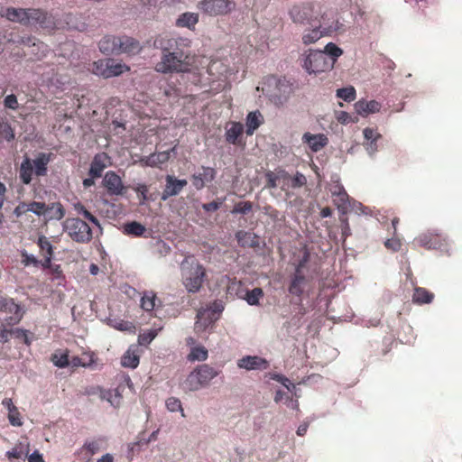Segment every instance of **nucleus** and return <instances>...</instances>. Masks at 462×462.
<instances>
[{"mask_svg": "<svg viewBox=\"0 0 462 462\" xmlns=\"http://www.w3.org/2000/svg\"><path fill=\"white\" fill-rule=\"evenodd\" d=\"M304 266V263L300 262L299 265L296 267L295 273L291 277L288 291L291 295L294 296H301L304 292L305 287L307 285L308 280L306 276L302 273V267Z\"/></svg>", "mask_w": 462, "mask_h": 462, "instance_id": "obj_15", "label": "nucleus"}, {"mask_svg": "<svg viewBox=\"0 0 462 462\" xmlns=\"http://www.w3.org/2000/svg\"><path fill=\"white\" fill-rule=\"evenodd\" d=\"M125 389V385L123 383H120L116 389L112 390L113 392V401H112V406L116 408L119 407L122 399H123V392Z\"/></svg>", "mask_w": 462, "mask_h": 462, "instance_id": "obj_55", "label": "nucleus"}, {"mask_svg": "<svg viewBox=\"0 0 462 462\" xmlns=\"http://www.w3.org/2000/svg\"><path fill=\"white\" fill-rule=\"evenodd\" d=\"M162 329V321L159 320V324L154 323L153 328L149 329L148 331H145L143 333H141L138 337V343L141 346H147L149 345L158 335L159 331Z\"/></svg>", "mask_w": 462, "mask_h": 462, "instance_id": "obj_33", "label": "nucleus"}, {"mask_svg": "<svg viewBox=\"0 0 462 462\" xmlns=\"http://www.w3.org/2000/svg\"><path fill=\"white\" fill-rule=\"evenodd\" d=\"M211 81H226L230 73L229 66L222 60H213L207 66Z\"/></svg>", "mask_w": 462, "mask_h": 462, "instance_id": "obj_14", "label": "nucleus"}, {"mask_svg": "<svg viewBox=\"0 0 462 462\" xmlns=\"http://www.w3.org/2000/svg\"><path fill=\"white\" fill-rule=\"evenodd\" d=\"M154 46L162 50L161 60L155 65V70L167 73H192L195 85H200L199 65L204 58L190 51L191 41L183 37L160 36L155 39Z\"/></svg>", "mask_w": 462, "mask_h": 462, "instance_id": "obj_1", "label": "nucleus"}, {"mask_svg": "<svg viewBox=\"0 0 462 462\" xmlns=\"http://www.w3.org/2000/svg\"><path fill=\"white\" fill-rule=\"evenodd\" d=\"M302 140L313 152L320 151L328 143V137L323 134H312L310 133H305L302 136Z\"/></svg>", "mask_w": 462, "mask_h": 462, "instance_id": "obj_23", "label": "nucleus"}, {"mask_svg": "<svg viewBox=\"0 0 462 462\" xmlns=\"http://www.w3.org/2000/svg\"><path fill=\"white\" fill-rule=\"evenodd\" d=\"M330 10L319 2L294 5L289 11L290 17L295 23L315 25L319 23L321 14Z\"/></svg>", "mask_w": 462, "mask_h": 462, "instance_id": "obj_6", "label": "nucleus"}, {"mask_svg": "<svg viewBox=\"0 0 462 462\" xmlns=\"http://www.w3.org/2000/svg\"><path fill=\"white\" fill-rule=\"evenodd\" d=\"M120 42H118L120 54L125 53L129 55H134L140 52L142 47L140 42L129 36L123 35L118 36Z\"/></svg>", "mask_w": 462, "mask_h": 462, "instance_id": "obj_22", "label": "nucleus"}, {"mask_svg": "<svg viewBox=\"0 0 462 462\" xmlns=\"http://www.w3.org/2000/svg\"><path fill=\"white\" fill-rule=\"evenodd\" d=\"M170 159V152L152 153L144 160V164L150 167H160Z\"/></svg>", "mask_w": 462, "mask_h": 462, "instance_id": "obj_34", "label": "nucleus"}, {"mask_svg": "<svg viewBox=\"0 0 462 462\" xmlns=\"http://www.w3.org/2000/svg\"><path fill=\"white\" fill-rule=\"evenodd\" d=\"M434 294L423 287H416L413 291V302L422 305L432 302Z\"/></svg>", "mask_w": 462, "mask_h": 462, "instance_id": "obj_32", "label": "nucleus"}, {"mask_svg": "<svg viewBox=\"0 0 462 462\" xmlns=\"http://www.w3.org/2000/svg\"><path fill=\"white\" fill-rule=\"evenodd\" d=\"M319 23L312 25L311 30H307L302 35V42L310 45L318 42L323 35L344 31V25L337 19H335L333 10H326L321 14Z\"/></svg>", "mask_w": 462, "mask_h": 462, "instance_id": "obj_4", "label": "nucleus"}, {"mask_svg": "<svg viewBox=\"0 0 462 462\" xmlns=\"http://www.w3.org/2000/svg\"><path fill=\"white\" fill-rule=\"evenodd\" d=\"M302 66L310 74H316L332 69L333 61L328 60L326 52L310 50Z\"/></svg>", "mask_w": 462, "mask_h": 462, "instance_id": "obj_9", "label": "nucleus"}, {"mask_svg": "<svg viewBox=\"0 0 462 462\" xmlns=\"http://www.w3.org/2000/svg\"><path fill=\"white\" fill-rule=\"evenodd\" d=\"M307 183L306 177L300 172H297L294 177L291 176V188H300Z\"/></svg>", "mask_w": 462, "mask_h": 462, "instance_id": "obj_60", "label": "nucleus"}, {"mask_svg": "<svg viewBox=\"0 0 462 462\" xmlns=\"http://www.w3.org/2000/svg\"><path fill=\"white\" fill-rule=\"evenodd\" d=\"M107 59H101L93 62L92 72L97 76L107 79Z\"/></svg>", "mask_w": 462, "mask_h": 462, "instance_id": "obj_41", "label": "nucleus"}, {"mask_svg": "<svg viewBox=\"0 0 462 462\" xmlns=\"http://www.w3.org/2000/svg\"><path fill=\"white\" fill-rule=\"evenodd\" d=\"M237 365L245 370H265L269 364L267 360L257 356H246L239 359Z\"/></svg>", "mask_w": 462, "mask_h": 462, "instance_id": "obj_19", "label": "nucleus"}, {"mask_svg": "<svg viewBox=\"0 0 462 462\" xmlns=\"http://www.w3.org/2000/svg\"><path fill=\"white\" fill-rule=\"evenodd\" d=\"M334 201V204L338 208H346L348 203V194L345 190L344 187L339 183L336 182L329 188Z\"/></svg>", "mask_w": 462, "mask_h": 462, "instance_id": "obj_25", "label": "nucleus"}, {"mask_svg": "<svg viewBox=\"0 0 462 462\" xmlns=\"http://www.w3.org/2000/svg\"><path fill=\"white\" fill-rule=\"evenodd\" d=\"M7 327H9L7 324H6V321H3L1 324H0V342L1 343H6L10 340V337L13 335L12 334V328H7Z\"/></svg>", "mask_w": 462, "mask_h": 462, "instance_id": "obj_57", "label": "nucleus"}, {"mask_svg": "<svg viewBox=\"0 0 462 462\" xmlns=\"http://www.w3.org/2000/svg\"><path fill=\"white\" fill-rule=\"evenodd\" d=\"M266 178V187L270 189H273L278 187L281 184V180H284L287 177V171L283 170L273 171H268L265 173Z\"/></svg>", "mask_w": 462, "mask_h": 462, "instance_id": "obj_36", "label": "nucleus"}, {"mask_svg": "<svg viewBox=\"0 0 462 462\" xmlns=\"http://www.w3.org/2000/svg\"><path fill=\"white\" fill-rule=\"evenodd\" d=\"M124 228H125V234L131 235L134 236H143L146 231L145 226L136 221H133V222L125 224Z\"/></svg>", "mask_w": 462, "mask_h": 462, "instance_id": "obj_40", "label": "nucleus"}, {"mask_svg": "<svg viewBox=\"0 0 462 462\" xmlns=\"http://www.w3.org/2000/svg\"><path fill=\"white\" fill-rule=\"evenodd\" d=\"M37 245H38L42 255H44V254L53 255V254H54L53 246L46 236H41L38 238Z\"/></svg>", "mask_w": 462, "mask_h": 462, "instance_id": "obj_47", "label": "nucleus"}, {"mask_svg": "<svg viewBox=\"0 0 462 462\" xmlns=\"http://www.w3.org/2000/svg\"><path fill=\"white\" fill-rule=\"evenodd\" d=\"M201 171L192 175V184L197 189H202L205 185L211 182L216 175V171L211 167H201Z\"/></svg>", "mask_w": 462, "mask_h": 462, "instance_id": "obj_20", "label": "nucleus"}, {"mask_svg": "<svg viewBox=\"0 0 462 462\" xmlns=\"http://www.w3.org/2000/svg\"><path fill=\"white\" fill-rule=\"evenodd\" d=\"M0 137L7 142L14 139V133L7 122H0Z\"/></svg>", "mask_w": 462, "mask_h": 462, "instance_id": "obj_49", "label": "nucleus"}, {"mask_svg": "<svg viewBox=\"0 0 462 462\" xmlns=\"http://www.w3.org/2000/svg\"><path fill=\"white\" fill-rule=\"evenodd\" d=\"M51 361L53 364L60 367L64 368L69 365V359L68 353H55L51 356Z\"/></svg>", "mask_w": 462, "mask_h": 462, "instance_id": "obj_52", "label": "nucleus"}, {"mask_svg": "<svg viewBox=\"0 0 462 462\" xmlns=\"http://www.w3.org/2000/svg\"><path fill=\"white\" fill-rule=\"evenodd\" d=\"M75 210L82 215L84 218L88 219L89 222L93 223L94 225L99 226V221L98 219L90 213L81 203H77L75 205Z\"/></svg>", "mask_w": 462, "mask_h": 462, "instance_id": "obj_51", "label": "nucleus"}, {"mask_svg": "<svg viewBox=\"0 0 462 462\" xmlns=\"http://www.w3.org/2000/svg\"><path fill=\"white\" fill-rule=\"evenodd\" d=\"M53 280L63 281L65 279L63 271L60 264H53L47 273Z\"/></svg>", "mask_w": 462, "mask_h": 462, "instance_id": "obj_58", "label": "nucleus"}, {"mask_svg": "<svg viewBox=\"0 0 462 462\" xmlns=\"http://www.w3.org/2000/svg\"><path fill=\"white\" fill-rule=\"evenodd\" d=\"M244 125L240 122H229L226 126V141L228 143L239 145L242 143Z\"/></svg>", "mask_w": 462, "mask_h": 462, "instance_id": "obj_18", "label": "nucleus"}, {"mask_svg": "<svg viewBox=\"0 0 462 462\" xmlns=\"http://www.w3.org/2000/svg\"><path fill=\"white\" fill-rule=\"evenodd\" d=\"M322 52L327 53V57L328 60L333 61V65L335 64L337 59L342 55L343 51L337 47L335 43L329 42L325 46V50Z\"/></svg>", "mask_w": 462, "mask_h": 462, "instance_id": "obj_44", "label": "nucleus"}, {"mask_svg": "<svg viewBox=\"0 0 462 462\" xmlns=\"http://www.w3.org/2000/svg\"><path fill=\"white\" fill-rule=\"evenodd\" d=\"M50 214L51 219H56L60 220L65 216V209L61 203H52L51 205H49L48 212Z\"/></svg>", "mask_w": 462, "mask_h": 462, "instance_id": "obj_43", "label": "nucleus"}, {"mask_svg": "<svg viewBox=\"0 0 462 462\" xmlns=\"http://www.w3.org/2000/svg\"><path fill=\"white\" fill-rule=\"evenodd\" d=\"M218 372L208 365H201L195 368L182 383L185 391H198L210 383L217 376Z\"/></svg>", "mask_w": 462, "mask_h": 462, "instance_id": "obj_7", "label": "nucleus"}, {"mask_svg": "<svg viewBox=\"0 0 462 462\" xmlns=\"http://www.w3.org/2000/svg\"><path fill=\"white\" fill-rule=\"evenodd\" d=\"M199 22V14L195 13H184L179 16L176 21L178 27L193 28Z\"/></svg>", "mask_w": 462, "mask_h": 462, "instance_id": "obj_35", "label": "nucleus"}, {"mask_svg": "<svg viewBox=\"0 0 462 462\" xmlns=\"http://www.w3.org/2000/svg\"><path fill=\"white\" fill-rule=\"evenodd\" d=\"M182 284L189 293L200 291L207 279V271L202 263L193 256L186 257L180 263Z\"/></svg>", "mask_w": 462, "mask_h": 462, "instance_id": "obj_2", "label": "nucleus"}, {"mask_svg": "<svg viewBox=\"0 0 462 462\" xmlns=\"http://www.w3.org/2000/svg\"><path fill=\"white\" fill-rule=\"evenodd\" d=\"M2 16L11 22L24 25L39 24L42 28H51L54 23L46 12L41 9L6 8Z\"/></svg>", "mask_w": 462, "mask_h": 462, "instance_id": "obj_3", "label": "nucleus"}, {"mask_svg": "<svg viewBox=\"0 0 462 462\" xmlns=\"http://www.w3.org/2000/svg\"><path fill=\"white\" fill-rule=\"evenodd\" d=\"M252 208H253L252 202L242 201V202L236 203L231 212L233 214H237V213L247 214L248 212H250L252 210Z\"/></svg>", "mask_w": 462, "mask_h": 462, "instance_id": "obj_54", "label": "nucleus"}, {"mask_svg": "<svg viewBox=\"0 0 462 462\" xmlns=\"http://www.w3.org/2000/svg\"><path fill=\"white\" fill-rule=\"evenodd\" d=\"M204 310L210 311V314H214L215 316H220L222 311L224 310V304L221 300H214L210 303Z\"/></svg>", "mask_w": 462, "mask_h": 462, "instance_id": "obj_56", "label": "nucleus"}, {"mask_svg": "<svg viewBox=\"0 0 462 462\" xmlns=\"http://www.w3.org/2000/svg\"><path fill=\"white\" fill-rule=\"evenodd\" d=\"M165 188L162 193V200L165 201L169 198L176 196L180 193L183 188L188 184L186 180H178L172 175L165 177Z\"/></svg>", "mask_w": 462, "mask_h": 462, "instance_id": "obj_16", "label": "nucleus"}, {"mask_svg": "<svg viewBox=\"0 0 462 462\" xmlns=\"http://www.w3.org/2000/svg\"><path fill=\"white\" fill-rule=\"evenodd\" d=\"M166 407L171 412L180 411L182 417H185L184 411L182 409L181 402H180V399H178L176 397L168 398L166 400Z\"/></svg>", "mask_w": 462, "mask_h": 462, "instance_id": "obj_53", "label": "nucleus"}, {"mask_svg": "<svg viewBox=\"0 0 462 462\" xmlns=\"http://www.w3.org/2000/svg\"><path fill=\"white\" fill-rule=\"evenodd\" d=\"M64 230L74 242L79 244L90 242L93 236L88 224L79 217L68 218L64 222Z\"/></svg>", "mask_w": 462, "mask_h": 462, "instance_id": "obj_8", "label": "nucleus"}, {"mask_svg": "<svg viewBox=\"0 0 462 462\" xmlns=\"http://www.w3.org/2000/svg\"><path fill=\"white\" fill-rule=\"evenodd\" d=\"M263 296V291L257 287L246 292L245 300L249 305H258L259 300Z\"/></svg>", "mask_w": 462, "mask_h": 462, "instance_id": "obj_46", "label": "nucleus"}, {"mask_svg": "<svg viewBox=\"0 0 462 462\" xmlns=\"http://www.w3.org/2000/svg\"><path fill=\"white\" fill-rule=\"evenodd\" d=\"M139 361H140L139 356L136 355L134 351H131L129 349L122 356L121 365L124 367H128V368L134 369L138 366Z\"/></svg>", "mask_w": 462, "mask_h": 462, "instance_id": "obj_39", "label": "nucleus"}, {"mask_svg": "<svg viewBox=\"0 0 462 462\" xmlns=\"http://www.w3.org/2000/svg\"><path fill=\"white\" fill-rule=\"evenodd\" d=\"M118 42V36L106 35L100 40L98 47L104 54H120Z\"/></svg>", "mask_w": 462, "mask_h": 462, "instance_id": "obj_24", "label": "nucleus"}, {"mask_svg": "<svg viewBox=\"0 0 462 462\" xmlns=\"http://www.w3.org/2000/svg\"><path fill=\"white\" fill-rule=\"evenodd\" d=\"M224 201H225V199H218L217 200H214L209 203H204L202 205V208L206 212H214V211H217L221 207V205L223 204Z\"/></svg>", "mask_w": 462, "mask_h": 462, "instance_id": "obj_62", "label": "nucleus"}, {"mask_svg": "<svg viewBox=\"0 0 462 462\" xmlns=\"http://www.w3.org/2000/svg\"><path fill=\"white\" fill-rule=\"evenodd\" d=\"M157 297L152 292H145L141 300V307L145 311H152L155 308Z\"/></svg>", "mask_w": 462, "mask_h": 462, "instance_id": "obj_42", "label": "nucleus"}, {"mask_svg": "<svg viewBox=\"0 0 462 462\" xmlns=\"http://www.w3.org/2000/svg\"><path fill=\"white\" fill-rule=\"evenodd\" d=\"M51 152H40L35 159L24 157L19 168V179L24 185H29L32 180L33 173L37 177L46 176L48 164L52 160Z\"/></svg>", "mask_w": 462, "mask_h": 462, "instance_id": "obj_5", "label": "nucleus"}, {"mask_svg": "<svg viewBox=\"0 0 462 462\" xmlns=\"http://www.w3.org/2000/svg\"><path fill=\"white\" fill-rule=\"evenodd\" d=\"M236 237L242 246L254 247L257 245L256 236L249 232L240 230L236 234Z\"/></svg>", "mask_w": 462, "mask_h": 462, "instance_id": "obj_37", "label": "nucleus"}, {"mask_svg": "<svg viewBox=\"0 0 462 462\" xmlns=\"http://www.w3.org/2000/svg\"><path fill=\"white\" fill-rule=\"evenodd\" d=\"M22 263L24 266H29L32 264L37 267L40 264V260H38L34 255L29 254L27 252H22Z\"/></svg>", "mask_w": 462, "mask_h": 462, "instance_id": "obj_59", "label": "nucleus"}, {"mask_svg": "<svg viewBox=\"0 0 462 462\" xmlns=\"http://www.w3.org/2000/svg\"><path fill=\"white\" fill-rule=\"evenodd\" d=\"M29 212H32L37 216L45 215L48 212L49 205L44 202L32 201L29 202Z\"/></svg>", "mask_w": 462, "mask_h": 462, "instance_id": "obj_50", "label": "nucleus"}, {"mask_svg": "<svg viewBox=\"0 0 462 462\" xmlns=\"http://www.w3.org/2000/svg\"><path fill=\"white\" fill-rule=\"evenodd\" d=\"M208 357V349L203 346H192L187 359L190 362L205 361Z\"/></svg>", "mask_w": 462, "mask_h": 462, "instance_id": "obj_38", "label": "nucleus"}, {"mask_svg": "<svg viewBox=\"0 0 462 462\" xmlns=\"http://www.w3.org/2000/svg\"><path fill=\"white\" fill-rule=\"evenodd\" d=\"M4 106L5 108L16 110L18 108V100L14 94L8 95L4 99Z\"/></svg>", "mask_w": 462, "mask_h": 462, "instance_id": "obj_61", "label": "nucleus"}, {"mask_svg": "<svg viewBox=\"0 0 462 462\" xmlns=\"http://www.w3.org/2000/svg\"><path fill=\"white\" fill-rule=\"evenodd\" d=\"M355 109L358 115L367 116L369 114L379 112L381 104L375 100L366 101L362 99L355 104Z\"/></svg>", "mask_w": 462, "mask_h": 462, "instance_id": "obj_26", "label": "nucleus"}, {"mask_svg": "<svg viewBox=\"0 0 462 462\" xmlns=\"http://www.w3.org/2000/svg\"><path fill=\"white\" fill-rule=\"evenodd\" d=\"M106 156L105 153L97 154L91 162L88 175L92 178H99L102 175L103 171L106 167L105 163Z\"/></svg>", "mask_w": 462, "mask_h": 462, "instance_id": "obj_29", "label": "nucleus"}, {"mask_svg": "<svg viewBox=\"0 0 462 462\" xmlns=\"http://www.w3.org/2000/svg\"><path fill=\"white\" fill-rule=\"evenodd\" d=\"M263 116L258 111L249 112L245 118V133L247 135H253L256 129L263 124Z\"/></svg>", "mask_w": 462, "mask_h": 462, "instance_id": "obj_27", "label": "nucleus"}, {"mask_svg": "<svg viewBox=\"0 0 462 462\" xmlns=\"http://www.w3.org/2000/svg\"><path fill=\"white\" fill-rule=\"evenodd\" d=\"M337 97L346 102H351L356 98V89L354 87L338 88L337 90Z\"/></svg>", "mask_w": 462, "mask_h": 462, "instance_id": "obj_48", "label": "nucleus"}, {"mask_svg": "<svg viewBox=\"0 0 462 462\" xmlns=\"http://www.w3.org/2000/svg\"><path fill=\"white\" fill-rule=\"evenodd\" d=\"M102 185L109 196H123L126 192L121 177L114 171L106 172L102 180Z\"/></svg>", "mask_w": 462, "mask_h": 462, "instance_id": "obj_12", "label": "nucleus"}, {"mask_svg": "<svg viewBox=\"0 0 462 462\" xmlns=\"http://www.w3.org/2000/svg\"><path fill=\"white\" fill-rule=\"evenodd\" d=\"M418 246L425 249H439L446 244V238L437 231H428L420 235L414 240Z\"/></svg>", "mask_w": 462, "mask_h": 462, "instance_id": "obj_13", "label": "nucleus"}, {"mask_svg": "<svg viewBox=\"0 0 462 462\" xmlns=\"http://www.w3.org/2000/svg\"><path fill=\"white\" fill-rule=\"evenodd\" d=\"M198 7L210 16L225 15L235 9L236 3L234 0H201Z\"/></svg>", "mask_w": 462, "mask_h": 462, "instance_id": "obj_10", "label": "nucleus"}, {"mask_svg": "<svg viewBox=\"0 0 462 462\" xmlns=\"http://www.w3.org/2000/svg\"><path fill=\"white\" fill-rule=\"evenodd\" d=\"M0 311L10 314L4 320L10 327H14L20 323L23 319L24 311L21 305L17 304L13 298L5 296L2 304L0 305Z\"/></svg>", "mask_w": 462, "mask_h": 462, "instance_id": "obj_11", "label": "nucleus"}, {"mask_svg": "<svg viewBox=\"0 0 462 462\" xmlns=\"http://www.w3.org/2000/svg\"><path fill=\"white\" fill-rule=\"evenodd\" d=\"M112 327L120 331H125L132 334L135 333V326L134 323L127 320L115 319L112 321Z\"/></svg>", "mask_w": 462, "mask_h": 462, "instance_id": "obj_45", "label": "nucleus"}, {"mask_svg": "<svg viewBox=\"0 0 462 462\" xmlns=\"http://www.w3.org/2000/svg\"><path fill=\"white\" fill-rule=\"evenodd\" d=\"M103 443L102 439L87 441L76 453L81 462H89L92 457L100 449Z\"/></svg>", "mask_w": 462, "mask_h": 462, "instance_id": "obj_17", "label": "nucleus"}, {"mask_svg": "<svg viewBox=\"0 0 462 462\" xmlns=\"http://www.w3.org/2000/svg\"><path fill=\"white\" fill-rule=\"evenodd\" d=\"M29 453V445L19 442L9 451L6 452L7 458L13 461H24Z\"/></svg>", "mask_w": 462, "mask_h": 462, "instance_id": "obj_28", "label": "nucleus"}, {"mask_svg": "<svg viewBox=\"0 0 462 462\" xmlns=\"http://www.w3.org/2000/svg\"><path fill=\"white\" fill-rule=\"evenodd\" d=\"M21 42L23 44L27 45L29 47H32V48L36 47L37 51L32 50V52L33 54L37 55L38 58L45 56L46 52L48 51V46L34 37L28 36V37L23 38Z\"/></svg>", "mask_w": 462, "mask_h": 462, "instance_id": "obj_31", "label": "nucleus"}, {"mask_svg": "<svg viewBox=\"0 0 462 462\" xmlns=\"http://www.w3.org/2000/svg\"><path fill=\"white\" fill-rule=\"evenodd\" d=\"M384 246L393 252H397L401 249L402 243L397 237H392L384 242Z\"/></svg>", "mask_w": 462, "mask_h": 462, "instance_id": "obj_64", "label": "nucleus"}, {"mask_svg": "<svg viewBox=\"0 0 462 462\" xmlns=\"http://www.w3.org/2000/svg\"><path fill=\"white\" fill-rule=\"evenodd\" d=\"M218 319V316H215L214 314H210V311L199 310L197 314V321L195 323V329L198 332H203L207 330L209 327H212L213 324Z\"/></svg>", "mask_w": 462, "mask_h": 462, "instance_id": "obj_21", "label": "nucleus"}, {"mask_svg": "<svg viewBox=\"0 0 462 462\" xmlns=\"http://www.w3.org/2000/svg\"><path fill=\"white\" fill-rule=\"evenodd\" d=\"M271 378H272L273 380H275V381H277V382L281 383H282V385H284V386H285L289 391H291V388H292V389H293V388H295V385H294L293 383H291L290 382V380H289L287 377H285L284 375H282V374H273L271 375Z\"/></svg>", "mask_w": 462, "mask_h": 462, "instance_id": "obj_63", "label": "nucleus"}, {"mask_svg": "<svg viewBox=\"0 0 462 462\" xmlns=\"http://www.w3.org/2000/svg\"><path fill=\"white\" fill-rule=\"evenodd\" d=\"M107 79L117 77L129 71L130 67L125 63L116 61L115 59L107 58Z\"/></svg>", "mask_w": 462, "mask_h": 462, "instance_id": "obj_30", "label": "nucleus"}]
</instances>
